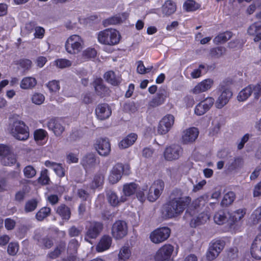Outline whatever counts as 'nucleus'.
<instances>
[{"mask_svg":"<svg viewBox=\"0 0 261 261\" xmlns=\"http://www.w3.org/2000/svg\"><path fill=\"white\" fill-rule=\"evenodd\" d=\"M191 201V198L189 196H184L180 190H174L170 200L165 206L164 213L165 216L172 218L180 215Z\"/></svg>","mask_w":261,"mask_h":261,"instance_id":"obj_1","label":"nucleus"},{"mask_svg":"<svg viewBox=\"0 0 261 261\" xmlns=\"http://www.w3.org/2000/svg\"><path fill=\"white\" fill-rule=\"evenodd\" d=\"M9 130L12 135L19 140H26L29 137L28 127L24 122L18 119L11 120Z\"/></svg>","mask_w":261,"mask_h":261,"instance_id":"obj_2","label":"nucleus"},{"mask_svg":"<svg viewBox=\"0 0 261 261\" xmlns=\"http://www.w3.org/2000/svg\"><path fill=\"white\" fill-rule=\"evenodd\" d=\"M120 35L115 29H107L97 34L98 41L102 44L114 45L119 43Z\"/></svg>","mask_w":261,"mask_h":261,"instance_id":"obj_3","label":"nucleus"},{"mask_svg":"<svg viewBox=\"0 0 261 261\" xmlns=\"http://www.w3.org/2000/svg\"><path fill=\"white\" fill-rule=\"evenodd\" d=\"M84 44V41L81 36L72 35L67 38L65 42V50L70 54H76L82 50Z\"/></svg>","mask_w":261,"mask_h":261,"instance_id":"obj_4","label":"nucleus"},{"mask_svg":"<svg viewBox=\"0 0 261 261\" xmlns=\"http://www.w3.org/2000/svg\"><path fill=\"white\" fill-rule=\"evenodd\" d=\"M128 227L126 223L124 221H116L112 225L111 234L115 240H121L126 236Z\"/></svg>","mask_w":261,"mask_h":261,"instance_id":"obj_5","label":"nucleus"},{"mask_svg":"<svg viewBox=\"0 0 261 261\" xmlns=\"http://www.w3.org/2000/svg\"><path fill=\"white\" fill-rule=\"evenodd\" d=\"M175 118L171 114H167L160 121L158 127L157 134L163 135L168 133L174 125Z\"/></svg>","mask_w":261,"mask_h":261,"instance_id":"obj_6","label":"nucleus"},{"mask_svg":"<svg viewBox=\"0 0 261 261\" xmlns=\"http://www.w3.org/2000/svg\"><path fill=\"white\" fill-rule=\"evenodd\" d=\"M195 211L192 212L190 210H188L185 214V217L190 220V224L192 227H196L199 225L204 224L210 218L209 215L205 213H200L197 217H193Z\"/></svg>","mask_w":261,"mask_h":261,"instance_id":"obj_7","label":"nucleus"},{"mask_svg":"<svg viewBox=\"0 0 261 261\" xmlns=\"http://www.w3.org/2000/svg\"><path fill=\"white\" fill-rule=\"evenodd\" d=\"M170 229L164 227L156 229L150 234L151 241L155 244H159L166 241L170 236Z\"/></svg>","mask_w":261,"mask_h":261,"instance_id":"obj_8","label":"nucleus"},{"mask_svg":"<svg viewBox=\"0 0 261 261\" xmlns=\"http://www.w3.org/2000/svg\"><path fill=\"white\" fill-rule=\"evenodd\" d=\"M164 188V182L161 180L155 181L150 186L148 194L147 199L150 202L155 201L160 196Z\"/></svg>","mask_w":261,"mask_h":261,"instance_id":"obj_9","label":"nucleus"},{"mask_svg":"<svg viewBox=\"0 0 261 261\" xmlns=\"http://www.w3.org/2000/svg\"><path fill=\"white\" fill-rule=\"evenodd\" d=\"M94 147L101 156H108L111 152V144L107 138L97 139L94 144Z\"/></svg>","mask_w":261,"mask_h":261,"instance_id":"obj_10","label":"nucleus"},{"mask_svg":"<svg viewBox=\"0 0 261 261\" xmlns=\"http://www.w3.org/2000/svg\"><path fill=\"white\" fill-rule=\"evenodd\" d=\"M174 250L171 244H165L156 252L154 258L156 261H171L170 257Z\"/></svg>","mask_w":261,"mask_h":261,"instance_id":"obj_11","label":"nucleus"},{"mask_svg":"<svg viewBox=\"0 0 261 261\" xmlns=\"http://www.w3.org/2000/svg\"><path fill=\"white\" fill-rule=\"evenodd\" d=\"M215 100L212 97H207L198 103L195 108V114L201 116L208 111L214 103Z\"/></svg>","mask_w":261,"mask_h":261,"instance_id":"obj_12","label":"nucleus"},{"mask_svg":"<svg viewBox=\"0 0 261 261\" xmlns=\"http://www.w3.org/2000/svg\"><path fill=\"white\" fill-rule=\"evenodd\" d=\"M46 125L49 129L52 130L57 136L61 135L64 131L63 121L61 119L52 118L47 121Z\"/></svg>","mask_w":261,"mask_h":261,"instance_id":"obj_13","label":"nucleus"},{"mask_svg":"<svg viewBox=\"0 0 261 261\" xmlns=\"http://www.w3.org/2000/svg\"><path fill=\"white\" fill-rule=\"evenodd\" d=\"M102 229V225L99 222H91L88 226L85 240L88 242H90L89 239L96 238Z\"/></svg>","mask_w":261,"mask_h":261,"instance_id":"obj_14","label":"nucleus"},{"mask_svg":"<svg viewBox=\"0 0 261 261\" xmlns=\"http://www.w3.org/2000/svg\"><path fill=\"white\" fill-rule=\"evenodd\" d=\"M123 172V165L122 164H116L112 169L109 175L108 180L111 184H115L120 180Z\"/></svg>","mask_w":261,"mask_h":261,"instance_id":"obj_15","label":"nucleus"},{"mask_svg":"<svg viewBox=\"0 0 261 261\" xmlns=\"http://www.w3.org/2000/svg\"><path fill=\"white\" fill-rule=\"evenodd\" d=\"M181 152L182 149L179 145H173L166 148L164 155L166 160L172 161L178 159Z\"/></svg>","mask_w":261,"mask_h":261,"instance_id":"obj_16","label":"nucleus"},{"mask_svg":"<svg viewBox=\"0 0 261 261\" xmlns=\"http://www.w3.org/2000/svg\"><path fill=\"white\" fill-rule=\"evenodd\" d=\"M199 131L196 127H191L183 132L182 141L184 144H188L194 142L197 138Z\"/></svg>","mask_w":261,"mask_h":261,"instance_id":"obj_17","label":"nucleus"},{"mask_svg":"<svg viewBox=\"0 0 261 261\" xmlns=\"http://www.w3.org/2000/svg\"><path fill=\"white\" fill-rule=\"evenodd\" d=\"M250 253L252 257L255 259H261V233H258L253 241Z\"/></svg>","mask_w":261,"mask_h":261,"instance_id":"obj_18","label":"nucleus"},{"mask_svg":"<svg viewBox=\"0 0 261 261\" xmlns=\"http://www.w3.org/2000/svg\"><path fill=\"white\" fill-rule=\"evenodd\" d=\"M214 81L211 79H205L198 83L192 90L194 94H198L210 90L213 86Z\"/></svg>","mask_w":261,"mask_h":261,"instance_id":"obj_19","label":"nucleus"},{"mask_svg":"<svg viewBox=\"0 0 261 261\" xmlns=\"http://www.w3.org/2000/svg\"><path fill=\"white\" fill-rule=\"evenodd\" d=\"M232 92L228 89H225L218 97L215 102V106L218 109H221L226 105L232 96Z\"/></svg>","mask_w":261,"mask_h":261,"instance_id":"obj_20","label":"nucleus"},{"mask_svg":"<svg viewBox=\"0 0 261 261\" xmlns=\"http://www.w3.org/2000/svg\"><path fill=\"white\" fill-rule=\"evenodd\" d=\"M98 159L94 153H89L83 157L81 164L86 169H89L94 167L99 162Z\"/></svg>","mask_w":261,"mask_h":261,"instance_id":"obj_21","label":"nucleus"},{"mask_svg":"<svg viewBox=\"0 0 261 261\" xmlns=\"http://www.w3.org/2000/svg\"><path fill=\"white\" fill-rule=\"evenodd\" d=\"M247 33L250 36L254 37L255 42L261 40V21L256 22L251 24L247 30Z\"/></svg>","mask_w":261,"mask_h":261,"instance_id":"obj_22","label":"nucleus"},{"mask_svg":"<svg viewBox=\"0 0 261 261\" xmlns=\"http://www.w3.org/2000/svg\"><path fill=\"white\" fill-rule=\"evenodd\" d=\"M95 113L98 119L104 120L110 117L111 110L107 104L98 105L95 110Z\"/></svg>","mask_w":261,"mask_h":261,"instance_id":"obj_23","label":"nucleus"},{"mask_svg":"<svg viewBox=\"0 0 261 261\" xmlns=\"http://www.w3.org/2000/svg\"><path fill=\"white\" fill-rule=\"evenodd\" d=\"M166 98V92L164 90L160 91L149 102L148 106L150 108L157 107L164 103Z\"/></svg>","mask_w":261,"mask_h":261,"instance_id":"obj_24","label":"nucleus"},{"mask_svg":"<svg viewBox=\"0 0 261 261\" xmlns=\"http://www.w3.org/2000/svg\"><path fill=\"white\" fill-rule=\"evenodd\" d=\"M127 17L128 14L126 13L119 14L115 16L105 19L103 21V25L105 27H108L109 25H115L120 23L125 20Z\"/></svg>","mask_w":261,"mask_h":261,"instance_id":"obj_25","label":"nucleus"},{"mask_svg":"<svg viewBox=\"0 0 261 261\" xmlns=\"http://www.w3.org/2000/svg\"><path fill=\"white\" fill-rule=\"evenodd\" d=\"M138 136L135 133H132L123 138L118 144L119 148L126 149L132 146L136 141Z\"/></svg>","mask_w":261,"mask_h":261,"instance_id":"obj_26","label":"nucleus"},{"mask_svg":"<svg viewBox=\"0 0 261 261\" xmlns=\"http://www.w3.org/2000/svg\"><path fill=\"white\" fill-rule=\"evenodd\" d=\"M112 241V240L111 237L107 235L103 236L96 246V250L101 252L108 250L111 245Z\"/></svg>","mask_w":261,"mask_h":261,"instance_id":"obj_27","label":"nucleus"},{"mask_svg":"<svg viewBox=\"0 0 261 261\" xmlns=\"http://www.w3.org/2000/svg\"><path fill=\"white\" fill-rule=\"evenodd\" d=\"M44 165L46 167L53 169L58 176L62 177L65 176V170L62 166V164L50 161H46L45 162Z\"/></svg>","mask_w":261,"mask_h":261,"instance_id":"obj_28","label":"nucleus"},{"mask_svg":"<svg viewBox=\"0 0 261 261\" xmlns=\"http://www.w3.org/2000/svg\"><path fill=\"white\" fill-rule=\"evenodd\" d=\"M104 78L106 81L114 86L118 85L121 82V78L118 73L110 70L105 73Z\"/></svg>","mask_w":261,"mask_h":261,"instance_id":"obj_29","label":"nucleus"},{"mask_svg":"<svg viewBox=\"0 0 261 261\" xmlns=\"http://www.w3.org/2000/svg\"><path fill=\"white\" fill-rule=\"evenodd\" d=\"M107 196L109 202L113 206H117L120 203L126 200V198L123 196L119 198L116 193L112 190H109L107 192Z\"/></svg>","mask_w":261,"mask_h":261,"instance_id":"obj_30","label":"nucleus"},{"mask_svg":"<svg viewBox=\"0 0 261 261\" xmlns=\"http://www.w3.org/2000/svg\"><path fill=\"white\" fill-rule=\"evenodd\" d=\"M230 214L224 211H220L217 212L214 216V220L216 223L222 225L227 222H229Z\"/></svg>","mask_w":261,"mask_h":261,"instance_id":"obj_31","label":"nucleus"},{"mask_svg":"<svg viewBox=\"0 0 261 261\" xmlns=\"http://www.w3.org/2000/svg\"><path fill=\"white\" fill-rule=\"evenodd\" d=\"M176 9L174 2L171 1H167L162 7V12L164 16H169L173 14Z\"/></svg>","mask_w":261,"mask_h":261,"instance_id":"obj_32","label":"nucleus"},{"mask_svg":"<svg viewBox=\"0 0 261 261\" xmlns=\"http://www.w3.org/2000/svg\"><path fill=\"white\" fill-rule=\"evenodd\" d=\"M56 213L62 219L68 221L71 216V211L70 208L65 204H61L56 208Z\"/></svg>","mask_w":261,"mask_h":261,"instance_id":"obj_33","label":"nucleus"},{"mask_svg":"<svg viewBox=\"0 0 261 261\" xmlns=\"http://www.w3.org/2000/svg\"><path fill=\"white\" fill-rule=\"evenodd\" d=\"M138 185L135 182L127 183L123 185V196L126 198V196H130L135 193L138 188Z\"/></svg>","mask_w":261,"mask_h":261,"instance_id":"obj_34","label":"nucleus"},{"mask_svg":"<svg viewBox=\"0 0 261 261\" xmlns=\"http://www.w3.org/2000/svg\"><path fill=\"white\" fill-rule=\"evenodd\" d=\"M105 176L101 172H97L94 176L93 179L90 185V188L92 189L102 186L104 182Z\"/></svg>","mask_w":261,"mask_h":261,"instance_id":"obj_35","label":"nucleus"},{"mask_svg":"<svg viewBox=\"0 0 261 261\" xmlns=\"http://www.w3.org/2000/svg\"><path fill=\"white\" fill-rule=\"evenodd\" d=\"M246 214V211L244 209H239L234 212L232 214H230L229 216V224L232 225L235 222L240 221L244 217Z\"/></svg>","mask_w":261,"mask_h":261,"instance_id":"obj_36","label":"nucleus"},{"mask_svg":"<svg viewBox=\"0 0 261 261\" xmlns=\"http://www.w3.org/2000/svg\"><path fill=\"white\" fill-rule=\"evenodd\" d=\"M66 248V244L64 242H61L57 246L53 251H51L47 254V257L51 259H54L59 256V255L65 251Z\"/></svg>","mask_w":261,"mask_h":261,"instance_id":"obj_37","label":"nucleus"},{"mask_svg":"<svg viewBox=\"0 0 261 261\" xmlns=\"http://www.w3.org/2000/svg\"><path fill=\"white\" fill-rule=\"evenodd\" d=\"M37 84L36 80L33 77H25L23 78L20 83V87L23 89H31Z\"/></svg>","mask_w":261,"mask_h":261,"instance_id":"obj_38","label":"nucleus"},{"mask_svg":"<svg viewBox=\"0 0 261 261\" xmlns=\"http://www.w3.org/2000/svg\"><path fill=\"white\" fill-rule=\"evenodd\" d=\"M132 252L128 246H123L119 250L118 257L119 261H125L131 256Z\"/></svg>","mask_w":261,"mask_h":261,"instance_id":"obj_39","label":"nucleus"},{"mask_svg":"<svg viewBox=\"0 0 261 261\" xmlns=\"http://www.w3.org/2000/svg\"><path fill=\"white\" fill-rule=\"evenodd\" d=\"M226 49L222 46L212 48L210 50V55L212 58L218 59L223 56L226 53Z\"/></svg>","mask_w":261,"mask_h":261,"instance_id":"obj_40","label":"nucleus"},{"mask_svg":"<svg viewBox=\"0 0 261 261\" xmlns=\"http://www.w3.org/2000/svg\"><path fill=\"white\" fill-rule=\"evenodd\" d=\"M2 164L4 166H11L16 162L15 155L11 151L8 154L2 157L1 159Z\"/></svg>","mask_w":261,"mask_h":261,"instance_id":"obj_41","label":"nucleus"},{"mask_svg":"<svg viewBox=\"0 0 261 261\" xmlns=\"http://www.w3.org/2000/svg\"><path fill=\"white\" fill-rule=\"evenodd\" d=\"M232 36L230 32H225L219 34L214 39V42L216 44L223 43L230 39Z\"/></svg>","mask_w":261,"mask_h":261,"instance_id":"obj_42","label":"nucleus"},{"mask_svg":"<svg viewBox=\"0 0 261 261\" xmlns=\"http://www.w3.org/2000/svg\"><path fill=\"white\" fill-rule=\"evenodd\" d=\"M235 194L233 192H229L224 195L221 201V205L223 206H227L230 205L235 199Z\"/></svg>","mask_w":261,"mask_h":261,"instance_id":"obj_43","label":"nucleus"},{"mask_svg":"<svg viewBox=\"0 0 261 261\" xmlns=\"http://www.w3.org/2000/svg\"><path fill=\"white\" fill-rule=\"evenodd\" d=\"M251 94V89L249 86L243 90L239 93L237 98L240 101H245Z\"/></svg>","mask_w":261,"mask_h":261,"instance_id":"obj_44","label":"nucleus"},{"mask_svg":"<svg viewBox=\"0 0 261 261\" xmlns=\"http://www.w3.org/2000/svg\"><path fill=\"white\" fill-rule=\"evenodd\" d=\"M95 89L98 94L102 96L108 91V88L103 85L101 80L95 81Z\"/></svg>","mask_w":261,"mask_h":261,"instance_id":"obj_45","label":"nucleus"},{"mask_svg":"<svg viewBox=\"0 0 261 261\" xmlns=\"http://www.w3.org/2000/svg\"><path fill=\"white\" fill-rule=\"evenodd\" d=\"M50 211L51 210L49 207H42L37 213L36 217L38 220L42 221L50 214Z\"/></svg>","mask_w":261,"mask_h":261,"instance_id":"obj_46","label":"nucleus"},{"mask_svg":"<svg viewBox=\"0 0 261 261\" xmlns=\"http://www.w3.org/2000/svg\"><path fill=\"white\" fill-rule=\"evenodd\" d=\"M244 165L243 159L241 158H236L228 167L230 170H234L241 168Z\"/></svg>","mask_w":261,"mask_h":261,"instance_id":"obj_47","label":"nucleus"},{"mask_svg":"<svg viewBox=\"0 0 261 261\" xmlns=\"http://www.w3.org/2000/svg\"><path fill=\"white\" fill-rule=\"evenodd\" d=\"M224 245L225 243L223 241L217 240L212 242L210 246L212 247V249L215 250V251H217L219 254L223 250Z\"/></svg>","mask_w":261,"mask_h":261,"instance_id":"obj_48","label":"nucleus"},{"mask_svg":"<svg viewBox=\"0 0 261 261\" xmlns=\"http://www.w3.org/2000/svg\"><path fill=\"white\" fill-rule=\"evenodd\" d=\"M79 243L75 239H72L69 243L68 248H67V252L70 254H75L77 250L79 247Z\"/></svg>","mask_w":261,"mask_h":261,"instance_id":"obj_49","label":"nucleus"},{"mask_svg":"<svg viewBox=\"0 0 261 261\" xmlns=\"http://www.w3.org/2000/svg\"><path fill=\"white\" fill-rule=\"evenodd\" d=\"M184 8L187 11H193L199 8V5L193 0H188L184 3Z\"/></svg>","mask_w":261,"mask_h":261,"instance_id":"obj_50","label":"nucleus"},{"mask_svg":"<svg viewBox=\"0 0 261 261\" xmlns=\"http://www.w3.org/2000/svg\"><path fill=\"white\" fill-rule=\"evenodd\" d=\"M249 87H251V93H253L255 99H258L261 95V82L256 85H250Z\"/></svg>","mask_w":261,"mask_h":261,"instance_id":"obj_51","label":"nucleus"},{"mask_svg":"<svg viewBox=\"0 0 261 261\" xmlns=\"http://www.w3.org/2000/svg\"><path fill=\"white\" fill-rule=\"evenodd\" d=\"M97 55L96 50L93 48H87L83 51L82 55L85 59H90L94 58Z\"/></svg>","mask_w":261,"mask_h":261,"instance_id":"obj_52","label":"nucleus"},{"mask_svg":"<svg viewBox=\"0 0 261 261\" xmlns=\"http://www.w3.org/2000/svg\"><path fill=\"white\" fill-rule=\"evenodd\" d=\"M37 206V201L35 199H31L28 201L25 205L24 210L27 213L34 211Z\"/></svg>","mask_w":261,"mask_h":261,"instance_id":"obj_53","label":"nucleus"},{"mask_svg":"<svg viewBox=\"0 0 261 261\" xmlns=\"http://www.w3.org/2000/svg\"><path fill=\"white\" fill-rule=\"evenodd\" d=\"M147 186H144L141 188H137L136 190V196L138 199L141 202H144L146 199V196L144 191L147 190Z\"/></svg>","mask_w":261,"mask_h":261,"instance_id":"obj_54","label":"nucleus"},{"mask_svg":"<svg viewBox=\"0 0 261 261\" xmlns=\"http://www.w3.org/2000/svg\"><path fill=\"white\" fill-rule=\"evenodd\" d=\"M46 87L48 88L49 91L52 93L57 92L60 88L59 82L56 80L49 82L46 84Z\"/></svg>","mask_w":261,"mask_h":261,"instance_id":"obj_55","label":"nucleus"},{"mask_svg":"<svg viewBox=\"0 0 261 261\" xmlns=\"http://www.w3.org/2000/svg\"><path fill=\"white\" fill-rule=\"evenodd\" d=\"M23 174L25 177L30 178L33 177L36 175V171L33 166L29 165L24 168Z\"/></svg>","mask_w":261,"mask_h":261,"instance_id":"obj_56","label":"nucleus"},{"mask_svg":"<svg viewBox=\"0 0 261 261\" xmlns=\"http://www.w3.org/2000/svg\"><path fill=\"white\" fill-rule=\"evenodd\" d=\"M38 242L39 245L43 247L46 249H49L51 248L54 244V242L52 239L48 237L43 238L39 240Z\"/></svg>","mask_w":261,"mask_h":261,"instance_id":"obj_57","label":"nucleus"},{"mask_svg":"<svg viewBox=\"0 0 261 261\" xmlns=\"http://www.w3.org/2000/svg\"><path fill=\"white\" fill-rule=\"evenodd\" d=\"M55 64L59 68H64L71 66L72 63L67 59H60L55 61Z\"/></svg>","mask_w":261,"mask_h":261,"instance_id":"obj_58","label":"nucleus"},{"mask_svg":"<svg viewBox=\"0 0 261 261\" xmlns=\"http://www.w3.org/2000/svg\"><path fill=\"white\" fill-rule=\"evenodd\" d=\"M47 132L43 129H39L34 132V138L36 141H42L47 136Z\"/></svg>","mask_w":261,"mask_h":261,"instance_id":"obj_59","label":"nucleus"},{"mask_svg":"<svg viewBox=\"0 0 261 261\" xmlns=\"http://www.w3.org/2000/svg\"><path fill=\"white\" fill-rule=\"evenodd\" d=\"M44 100V96L42 94L39 93H35L32 97V102L38 105L42 104Z\"/></svg>","mask_w":261,"mask_h":261,"instance_id":"obj_60","label":"nucleus"},{"mask_svg":"<svg viewBox=\"0 0 261 261\" xmlns=\"http://www.w3.org/2000/svg\"><path fill=\"white\" fill-rule=\"evenodd\" d=\"M18 64L24 70H28L31 68L32 62L29 59H20Z\"/></svg>","mask_w":261,"mask_h":261,"instance_id":"obj_61","label":"nucleus"},{"mask_svg":"<svg viewBox=\"0 0 261 261\" xmlns=\"http://www.w3.org/2000/svg\"><path fill=\"white\" fill-rule=\"evenodd\" d=\"M152 67L146 68L141 61L137 62V72L140 74H145L149 72L152 69Z\"/></svg>","mask_w":261,"mask_h":261,"instance_id":"obj_62","label":"nucleus"},{"mask_svg":"<svg viewBox=\"0 0 261 261\" xmlns=\"http://www.w3.org/2000/svg\"><path fill=\"white\" fill-rule=\"evenodd\" d=\"M19 246L17 243H11L9 244L7 251L10 255H15L18 251Z\"/></svg>","mask_w":261,"mask_h":261,"instance_id":"obj_63","label":"nucleus"},{"mask_svg":"<svg viewBox=\"0 0 261 261\" xmlns=\"http://www.w3.org/2000/svg\"><path fill=\"white\" fill-rule=\"evenodd\" d=\"M212 249V247L210 246L206 254V259L210 261L213 260L219 255L217 251H215Z\"/></svg>","mask_w":261,"mask_h":261,"instance_id":"obj_64","label":"nucleus"}]
</instances>
